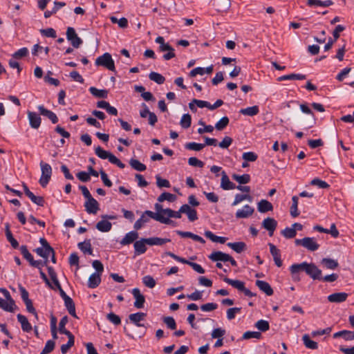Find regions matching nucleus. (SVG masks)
Segmentation results:
<instances>
[{
    "instance_id": "1",
    "label": "nucleus",
    "mask_w": 354,
    "mask_h": 354,
    "mask_svg": "<svg viewBox=\"0 0 354 354\" xmlns=\"http://www.w3.org/2000/svg\"><path fill=\"white\" fill-rule=\"evenodd\" d=\"M150 218H153L164 224L169 225L174 223L173 221L169 218H166V217L161 215V214H155V212H153L150 210H146L141 215L140 218L136 221L133 227L136 230L141 229L145 223L149 221Z\"/></svg>"
},
{
    "instance_id": "2",
    "label": "nucleus",
    "mask_w": 354,
    "mask_h": 354,
    "mask_svg": "<svg viewBox=\"0 0 354 354\" xmlns=\"http://www.w3.org/2000/svg\"><path fill=\"white\" fill-rule=\"evenodd\" d=\"M39 165L41 171L39 183L42 187H45L51 178L52 167L49 164L44 162V161H41Z\"/></svg>"
},
{
    "instance_id": "3",
    "label": "nucleus",
    "mask_w": 354,
    "mask_h": 354,
    "mask_svg": "<svg viewBox=\"0 0 354 354\" xmlns=\"http://www.w3.org/2000/svg\"><path fill=\"white\" fill-rule=\"evenodd\" d=\"M96 66H102L109 71H114L115 69L114 61L111 54L105 53L95 59Z\"/></svg>"
},
{
    "instance_id": "4",
    "label": "nucleus",
    "mask_w": 354,
    "mask_h": 354,
    "mask_svg": "<svg viewBox=\"0 0 354 354\" xmlns=\"http://www.w3.org/2000/svg\"><path fill=\"white\" fill-rule=\"evenodd\" d=\"M295 243L297 245H302L310 251H315L319 248V245L317 243L314 238L305 237L301 239H295Z\"/></svg>"
},
{
    "instance_id": "5",
    "label": "nucleus",
    "mask_w": 354,
    "mask_h": 354,
    "mask_svg": "<svg viewBox=\"0 0 354 354\" xmlns=\"http://www.w3.org/2000/svg\"><path fill=\"white\" fill-rule=\"evenodd\" d=\"M165 254L173 258L174 259H175L176 261H177L178 262L190 266L193 268V270H195L198 273H200V274L205 273V270L202 268V266L201 265H199L196 263L189 261L184 258H182L176 255L175 254H174L171 252H165Z\"/></svg>"
},
{
    "instance_id": "6",
    "label": "nucleus",
    "mask_w": 354,
    "mask_h": 354,
    "mask_svg": "<svg viewBox=\"0 0 354 354\" xmlns=\"http://www.w3.org/2000/svg\"><path fill=\"white\" fill-rule=\"evenodd\" d=\"M66 38L75 48H79L83 42L82 39L77 35L75 30L72 27L67 28Z\"/></svg>"
},
{
    "instance_id": "7",
    "label": "nucleus",
    "mask_w": 354,
    "mask_h": 354,
    "mask_svg": "<svg viewBox=\"0 0 354 354\" xmlns=\"http://www.w3.org/2000/svg\"><path fill=\"white\" fill-rule=\"evenodd\" d=\"M306 273L314 280H321L322 272L314 263H308Z\"/></svg>"
},
{
    "instance_id": "8",
    "label": "nucleus",
    "mask_w": 354,
    "mask_h": 354,
    "mask_svg": "<svg viewBox=\"0 0 354 354\" xmlns=\"http://www.w3.org/2000/svg\"><path fill=\"white\" fill-rule=\"evenodd\" d=\"M147 238H142L138 241H136L133 244L134 253L136 255H140L146 252L147 248Z\"/></svg>"
},
{
    "instance_id": "9",
    "label": "nucleus",
    "mask_w": 354,
    "mask_h": 354,
    "mask_svg": "<svg viewBox=\"0 0 354 354\" xmlns=\"http://www.w3.org/2000/svg\"><path fill=\"white\" fill-rule=\"evenodd\" d=\"M27 114L30 127L32 129H37L40 127L41 122L40 115L35 112L30 111L27 112Z\"/></svg>"
},
{
    "instance_id": "10",
    "label": "nucleus",
    "mask_w": 354,
    "mask_h": 354,
    "mask_svg": "<svg viewBox=\"0 0 354 354\" xmlns=\"http://www.w3.org/2000/svg\"><path fill=\"white\" fill-rule=\"evenodd\" d=\"M84 207L88 214H95L99 210V204L93 197L86 199Z\"/></svg>"
},
{
    "instance_id": "11",
    "label": "nucleus",
    "mask_w": 354,
    "mask_h": 354,
    "mask_svg": "<svg viewBox=\"0 0 354 354\" xmlns=\"http://www.w3.org/2000/svg\"><path fill=\"white\" fill-rule=\"evenodd\" d=\"M254 212V207L249 205H245L242 209L236 211L235 216L236 218H246L251 216Z\"/></svg>"
},
{
    "instance_id": "12",
    "label": "nucleus",
    "mask_w": 354,
    "mask_h": 354,
    "mask_svg": "<svg viewBox=\"0 0 354 354\" xmlns=\"http://www.w3.org/2000/svg\"><path fill=\"white\" fill-rule=\"evenodd\" d=\"M277 226V222L270 217L265 218L262 222V227L269 232V235L272 236Z\"/></svg>"
},
{
    "instance_id": "13",
    "label": "nucleus",
    "mask_w": 354,
    "mask_h": 354,
    "mask_svg": "<svg viewBox=\"0 0 354 354\" xmlns=\"http://www.w3.org/2000/svg\"><path fill=\"white\" fill-rule=\"evenodd\" d=\"M132 294L135 298L134 306L136 308H142L145 302V297L141 294L138 288H133L132 290Z\"/></svg>"
},
{
    "instance_id": "14",
    "label": "nucleus",
    "mask_w": 354,
    "mask_h": 354,
    "mask_svg": "<svg viewBox=\"0 0 354 354\" xmlns=\"http://www.w3.org/2000/svg\"><path fill=\"white\" fill-rule=\"evenodd\" d=\"M180 212L186 214L189 220L192 222L198 219L196 210L192 209L189 205H183L180 207Z\"/></svg>"
},
{
    "instance_id": "15",
    "label": "nucleus",
    "mask_w": 354,
    "mask_h": 354,
    "mask_svg": "<svg viewBox=\"0 0 354 354\" xmlns=\"http://www.w3.org/2000/svg\"><path fill=\"white\" fill-rule=\"evenodd\" d=\"M270 252L273 257L274 261L277 267L282 266L280 250L272 243H268Z\"/></svg>"
},
{
    "instance_id": "16",
    "label": "nucleus",
    "mask_w": 354,
    "mask_h": 354,
    "mask_svg": "<svg viewBox=\"0 0 354 354\" xmlns=\"http://www.w3.org/2000/svg\"><path fill=\"white\" fill-rule=\"evenodd\" d=\"M333 338L342 337L345 341L354 340V330H343L333 334Z\"/></svg>"
},
{
    "instance_id": "17",
    "label": "nucleus",
    "mask_w": 354,
    "mask_h": 354,
    "mask_svg": "<svg viewBox=\"0 0 354 354\" xmlns=\"http://www.w3.org/2000/svg\"><path fill=\"white\" fill-rule=\"evenodd\" d=\"M255 284L262 292L266 293V295L271 296L273 295L274 291L268 282L257 280Z\"/></svg>"
},
{
    "instance_id": "18",
    "label": "nucleus",
    "mask_w": 354,
    "mask_h": 354,
    "mask_svg": "<svg viewBox=\"0 0 354 354\" xmlns=\"http://www.w3.org/2000/svg\"><path fill=\"white\" fill-rule=\"evenodd\" d=\"M348 294L346 292H335L328 296V300L331 303H342L346 300Z\"/></svg>"
},
{
    "instance_id": "19",
    "label": "nucleus",
    "mask_w": 354,
    "mask_h": 354,
    "mask_svg": "<svg viewBox=\"0 0 354 354\" xmlns=\"http://www.w3.org/2000/svg\"><path fill=\"white\" fill-rule=\"evenodd\" d=\"M221 187L224 190L234 189L236 188L235 184L230 180L227 175L224 171H222Z\"/></svg>"
},
{
    "instance_id": "20",
    "label": "nucleus",
    "mask_w": 354,
    "mask_h": 354,
    "mask_svg": "<svg viewBox=\"0 0 354 354\" xmlns=\"http://www.w3.org/2000/svg\"><path fill=\"white\" fill-rule=\"evenodd\" d=\"M38 110L41 115L46 116L51 120L53 124H56L58 122V118L57 117L56 114L53 111L46 109L44 106H39Z\"/></svg>"
},
{
    "instance_id": "21",
    "label": "nucleus",
    "mask_w": 354,
    "mask_h": 354,
    "mask_svg": "<svg viewBox=\"0 0 354 354\" xmlns=\"http://www.w3.org/2000/svg\"><path fill=\"white\" fill-rule=\"evenodd\" d=\"M18 322L21 324V329L23 331L29 333L32 330V328L26 316L18 314L17 315Z\"/></svg>"
},
{
    "instance_id": "22",
    "label": "nucleus",
    "mask_w": 354,
    "mask_h": 354,
    "mask_svg": "<svg viewBox=\"0 0 354 354\" xmlns=\"http://www.w3.org/2000/svg\"><path fill=\"white\" fill-rule=\"evenodd\" d=\"M145 316L146 314L144 313H136L129 315V319L136 326L141 327L144 326V324H140V322L145 319Z\"/></svg>"
},
{
    "instance_id": "23",
    "label": "nucleus",
    "mask_w": 354,
    "mask_h": 354,
    "mask_svg": "<svg viewBox=\"0 0 354 354\" xmlns=\"http://www.w3.org/2000/svg\"><path fill=\"white\" fill-rule=\"evenodd\" d=\"M138 238V233L135 231H131L124 236V237L121 240L120 243L122 245H126L135 242L136 240Z\"/></svg>"
},
{
    "instance_id": "24",
    "label": "nucleus",
    "mask_w": 354,
    "mask_h": 354,
    "mask_svg": "<svg viewBox=\"0 0 354 354\" xmlns=\"http://www.w3.org/2000/svg\"><path fill=\"white\" fill-rule=\"evenodd\" d=\"M209 259L212 261H223L227 262L228 254L221 251L213 252L209 255Z\"/></svg>"
},
{
    "instance_id": "25",
    "label": "nucleus",
    "mask_w": 354,
    "mask_h": 354,
    "mask_svg": "<svg viewBox=\"0 0 354 354\" xmlns=\"http://www.w3.org/2000/svg\"><path fill=\"white\" fill-rule=\"evenodd\" d=\"M258 211L261 213H266L267 212L272 211L273 206L271 203L267 200L262 199L257 204Z\"/></svg>"
},
{
    "instance_id": "26",
    "label": "nucleus",
    "mask_w": 354,
    "mask_h": 354,
    "mask_svg": "<svg viewBox=\"0 0 354 354\" xmlns=\"http://www.w3.org/2000/svg\"><path fill=\"white\" fill-rule=\"evenodd\" d=\"M15 307V302L12 299L3 300L0 298V308L7 312H13Z\"/></svg>"
},
{
    "instance_id": "27",
    "label": "nucleus",
    "mask_w": 354,
    "mask_h": 354,
    "mask_svg": "<svg viewBox=\"0 0 354 354\" xmlns=\"http://www.w3.org/2000/svg\"><path fill=\"white\" fill-rule=\"evenodd\" d=\"M101 282L100 274L94 272L88 278V286L90 288H95Z\"/></svg>"
},
{
    "instance_id": "28",
    "label": "nucleus",
    "mask_w": 354,
    "mask_h": 354,
    "mask_svg": "<svg viewBox=\"0 0 354 354\" xmlns=\"http://www.w3.org/2000/svg\"><path fill=\"white\" fill-rule=\"evenodd\" d=\"M307 262H303L299 264H292L290 267V270L291 274H292L293 277L295 279V275L299 273L300 271H305L306 270V268L308 266Z\"/></svg>"
},
{
    "instance_id": "29",
    "label": "nucleus",
    "mask_w": 354,
    "mask_h": 354,
    "mask_svg": "<svg viewBox=\"0 0 354 354\" xmlns=\"http://www.w3.org/2000/svg\"><path fill=\"white\" fill-rule=\"evenodd\" d=\"M149 245H162L171 241L169 239H162L159 237L147 238Z\"/></svg>"
},
{
    "instance_id": "30",
    "label": "nucleus",
    "mask_w": 354,
    "mask_h": 354,
    "mask_svg": "<svg viewBox=\"0 0 354 354\" xmlns=\"http://www.w3.org/2000/svg\"><path fill=\"white\" fill-rule=\"evenodd\" d=\"M205 236L212 241L221 244L225 243L227 239L226 237L216 236L209 230L205 232Z\"/></svg>"
},
{
    "instance_id": "31",
    "label": "nucleus",
    "mask_w": 354,
    "mask_h": 354,
    "mask_svg": "<svg viewBox=\"0 0 354 354\" xmlns=\"http://www.w3.org/2000/svg\"><path fill=\"white\" fill-rule=\"evenodd\" d=\"M111 223L106 220H102L96 224V228L102 232H108L111 230Z\"/></svg>"
},
{
    "instance_id": "32",
    "label": "nucleus",
    "mask_w": 354,
    "mask_h": 354,
    "mask_svg": "<svg viewBox=\"0 0 354 354\" xmlns=\"http://www.w3.org/2000/svg\"><path fill=\"white\" fill-rule=\"evenodd\" d=\"M35 251L38 255L46 259L50 256V253H53V249L50 245H48V247L44 248H38Z\"/></svg>"
},
{
    "instance_id": "33",
    "label": "nucleus",
    "mask_w": 354,
    "mask_h": 354,
    "mask_svg": "<svg viewBox=\"0 0 354 354\" xmlns=\"http://www.w3.org/2000/svg\"><path fill=\"white\" fill-rule=\"evenodd\" d=\"M89 91L93 96L98 98H106L108 96V91L106 89H98L91 86L89 88Z\"/></svg>"
},
{
    "instance_id": "34",
    "label": "nucleus",
    "mask_w": 354,
    "mask_h": 354,
    "mask_svg": "<svg viewBox=\"0 0 354 354\" xmlns=\"http://www.w3.org/2000/svg\"><path fill=\"white\" fill-rule=\"evenodd\" d=\"M259 108L258 106H252L250 107H247L245 109H241L239 111V113L244 115L254 116L259 113Z\"/></svg>"
},
{
    "instance_id": "35",
    "label": "nucleus",
    "mask_w": 354,
    "mask_h": 354,
    "mask_svg": "<svg viewBox=\"0 0 354 354\" xmlns=\"http://www.w3.org/2000/svg\"><path fill=\"white\" fill-rule=\"evenodd\" d=\"M321 263L325 268L330 270H335L339 266L336 260L330 258H324Z\"/></svg>"
},
{
    "instance_id": "36",
    "label": "nucleus",
    "mask_w": 354,
    "mask_h": 354,
    "mask_svg": "<svg viewBox=\"0 0 354 354\" xmlns=\"http://www.w3.org/2000/svg\"><path fill=\"white\" fill-rule=\"evenodd\" d=\"M223 281L229 285H231L234 288H236L239 291H242L245 286L244 282L239 280H234L227 277H225L223 278Z\"/></svg>"
},
{
    "instance_id": "37",
    "label": "nucleus",
    "mask_w": 354,
    "mask_h": 354,
    "mask_svg": "<svg viewBox=\"0 0 354 354\" xmlns=\"http://www.w3.org/2000/svg\"><path fill=\"white\" fill-rule=\"evenodd\" d=\"M302 340L304 346L310 349L315 350L318 348V344L316 342L310 339L309 335L305 334L302 337Z\"/></svg>"
},
{
    "instance_id": "38",
    "label": "nucleus",
    "mask_w": 354,
    "mask_h": 354,
    "mask_svg": "<svg viewBox=\"0 0 354 354\" xmlns=\"http://www.w3.org/2000/svg\"><path fill=\"white\" fill-rule=\"evenodd\" d=\"M64 301L65 306L67 308L69 314L74 317H77L75 313V306L73 299L69 297L64 299Z\"/></svg>"
},
{
    "instance_id": "39",
    "label": "nucleus",
    "mask_w": 354,
    "mask_h": 354,
    "mask_svg": "<svg viewBox=\"0 0 354 354\" xmlns=\"http://www.w3.org/2000/svg\"><path fill=\"white\" fill-rule=\"evenodd\" d=\"M79 249L83 252L84 253H88L91 254L93 252L91 240H85L83 242H80L78 243Z\"/></svg>"
},
{
    "instance_id": "40",
    "label": "nucleus",
    "mask_w": 354,
    "mask_h": 354,
    "mask_svg": "<svg viewBox=\"0 0 354 354\" xmlns=\"http://www.w3.org/2000/svg\"><path fill=\"white\" fill-rule=\"evenodd\" d=\"M306 77L305 75L292 73V74L285 75L279 77L278 78V81L281 82V81H284V80H305Z\"/></svg>"
},
{
    "instance_id": "41",
    "label": "nucleus",
    "mask_w": 354,
    "mask_h": 354,
    "mask_svg": "<svg viewBox=\"0 0 354 354\" xmlns=\"http://www.w3.org/2000/svg\"><path fill=\"white\" fill-rule=\"evenodd\" d=\"M333 4L332 0L320 1V0H308V5L310 6H316L322 7H328Z\"/></svg>"
},
{
    "instance_id": "42",
    "label": "nucleus",
    "mask_w": 354,
    "mask_h": 354,
    "mask_svg": "<svg viewBox=\"0 0 354 354\" xmlns=\"http://www.w3.org/2000/svg\"><path fill=\"white\" fill-rule=\"evenodd\" d=\"M228 247L232 248L233 250H234L237 253H241L243 252L245 248L246 245L244 242H235V243H228L227 244Z\"/></svg>"
},
{
    "instance_id": "43",
    "label": "nucleus",
    "mask_w": 354,
    "mask_h": 354,
    "mask_svg": "<svg viewBox=\"0 0 354 354\" xmlns=\"http://www.w3.org/2000/svg\"><path fill=\"white\" fill-rule=\"evenodd\" d=\"M292 204L290 207V215L292 217L295 218L299 215V212L298 211V207H297L299 198L297 196H293L292 198Z\"/></svg>"
},
{
    "instance_id": "44",
    "label": "nucleus",
    "mask_w": 354,
    "mask_h": 354,
    "mask_svg": "<svg viewBox=\"0 0 354 354\" xmlns=\"http://www.w3.org/2000/svg\"><path fill=\"white\" fill-rule=\"evenodd\" d=\"M149 77L151 80L156 82L158 84H162L165 81V77L156 72H151L149 75Z\"/></svg>"
},
{
    "instance_id": "45",
    "label": "nucleus",
    "mask_w": 354,
    "mask_h": 354,
    "mask_svg": "<svg viewBox=\"0 0 354 354\" xmlns=\"http://www.w3.org/2000/svg\"><path fill=\"white\" fill-rule=\"evenodd\" d=\"M131 167L136 171H143L146 169V166L136 159H131L129 161Z\"/></svg>"
},
{
    "instance_id": "46",
    "label": "nucleus",
    "mask_w": 354,
    "mask_h": 354,
    "mask_svg": "<svg viewBox=\"0 0 354 354\" xmlns=\"http://www.w3.org/2000/svg\"><path fill=\"white\" fill-rule=\"evenodd\" d=\"M232 178L240 184H247L250 181V176L246 174L241 176L234 174Z\"/></svg>"
},
{
    "instance_id": "47",
    "label": "nucleus",
    "mask_w": 354,
    "mask_h": 354,
    "mask_svg": "<svg viewBox=\"0 0 354 354\" xmlns=\"http://www.w3.org/2000/svg\"><path fill=\"white\" fill-rule=\"evenodd\" d=\"M176 199V195L169 193V192H164L161 194L158 198V201L159 202H163L164 201H168L169 202H173Z\"/></svg>"
},
{
    "instance_id": "48",
    "label": "nucleus",
    "mask_w": 354,
    "mask_h": 354,
    "mask_svg": "<svg viewBox=\"0 0 354 354\" xmlns=\"http://www.w3.org/2000/svg\"><path fill=\"white\" fill-rule=\"evenodd\" d=\"M192 117L189 114H184L180 120V124L183 129H187L191 126Z\"/></svg>"
},
{
    "instance_id": "49",
    "label": "nucleus",
    "mask_w": 354,
    "mask_h": 354,
    "mask_svg": "<svg viewBox=\"0 0 354 354\" xmlns=\"http://www.w3.org/2000/svg\"><path fill=\"white\" fill-rule=\"evenodd\" d=\"M244 200H248L249 201H252V197L249 194H236L235 196L234 200V201H233L232 205L233 206H235V205L239 204L240 203H241Z\"/></svg>"
},
{
    "instance_id": "50",
    "label": "nucleus",
    "mask_w": 354,
    "mask_h": 354,
    "mask_svg": "<svg viewBox=\"0 0 354 354\" xmlns=\"http://www.w3.org/2000/svg\"><path fill=\"white\" fill-rule=\"evenodd\" d=\"M164 212H165V215H166L167 216L166 218H169H169H181V214L183 213V212H180V208L177 212H175L171 209L167 208V209H165V210H164Z\"/></svg>"
},
{
    "instance_id": "51",
    "label": "nucleus",
    "mask_w": 354,
    "mask_h": 354,
    "mask_svg": "<svg viewBox=\"0 0 354 354\" xmlns=\"http://www.w3.org/2000/svg\"><path fill=\"white\" fill-rule=\"evenodd\" d=\"M255 327L262 332H266L269 330L270 325L268 321L260 319L256 322Z\"/></svg>"
},
{
    "instance_id": "52",
    "label": "nucleus",
    "mask_w": 354,
    "mask_h": 354,
    "mask_svg": "<svg viewBox=\"0 0 354 354\" xmlns=\"http://www.w3.org/2000/svg\"><path fill=\"white\" fill-rule=\"evenodd\" d=\"M229 122V118L227 116H224L216 123L215 128L218 131H221L228 125Z\"/></svg>"
},
{
    "instance_id": "53",
    "label": "nucleus",
    "mask_w": 354,
    "mask_h": 354,
    "mask_svg": "<svg viewBox=\"0 0 354 354\" xmlns=\"http://www.w3.org/2000/svg\"><path fill=\"white\" fill-rule=\"evenodd\" d=\"M205 147V145L196 142H188L185 145V148L189 150L199 151Z\"/></svg>"
},
{
    "instance_id": "54",
    "label": "nucleus",
    "mask_w": 354,
    "mask_h": 354,
    "mask_svg": "<svg viewBox=\"0 0 354 354\" xmlns=\"http://www.w3.org/2000/svg\"><path fill=\"white\" fill-rule=\"evenodd\" d=\"M300 109L303 113L310 114L312 115V121L310 122V124L308 127V128H311L315 123L313 113L312 112L311 109L306 104H304L300 105Z\"/></svg>"
},
{
    "instance_id": "55",
    "label": "nucleus",
    "mask_w": 354,
    "mask_h": 354,
    "mask_svg": "<svg viewBox=\"0 0 354 354\" xmlns=\"http://www.w3.org/2000/svg\"><path fill=\"white\" fill-rule=\"evenodd\" d=\"M281 234L286 239H292L296 236L297 232L295 228L286 227L282 230Z\"/></svg>"
},
{
    "instance_id": "56",
    "label": "nucleus",
    "mask_w": 354,
    "mask_h": 354,
    "mask_svg": "<svg viewBox=\"0 0 354 354\" xmlns=\"http://www.w3.org/2000/svg\"><path fill=\"white\" fill-rule=\"evenodd\" d=\"M95 154L101 159H108L110 152L104 150L101 147L98 146L95 149Z\"/></svg>"
},
{
    "instance_id": "57",
    "label": "nucleus",
    "mask_w": 354,
    "mask_h": 354,
    "mask_svg": "<svg viewBox=\"0 0 354 354\" xmlns=\"http://www.w3.org/2000/svg\"><path fill=\"white\" fill-rule=\"evenodd\" d=\"M257 155L252 151L245 152L242 155V158L248 162H254L257 160Z\"/></svg>"
},
{
    "instance_id": "58",
    "label": "nucleus",
    "mask_w": 354,
    "mask_h": 354,
    "mask_svg": "<svg viewBox=\"0 0 354 354\" xmlns=\"http://www.w3.org/2000/svg\"><path fill=\"white\" fill-rule=\"evenodd\" d=\"M20 251L23 257L29 262L33 261V257L28 250L26 245H21L20 247Z\"/></svg>"
},
{
    "instance_id": "59",
    "label": "nucleus",
    "mask_w": 354,
    "mask_h": 354,
    "mask_svg": "<svg viewBox=\"0 0 354 354\" xmlns=\"http://www.w3.org/2000/svg\"><path fill=\"white\" fill-rule=\"evenodd\" d=\"M106 318L110 322L113 323L114 325L118 326L121 324L120 317L113 313H110L107 314Z\"/></svg>"
},
{
    "instance_id": "60",
    "label": "nucleus",
    "mask_w": 354,
    "mask_h": 354,
    "mask_svg": "<svg viewBox=\"0 0 354 354\" xmlns=\"http://www.w3.org/2000/svg\"><path fill=\"white\" fill-rule=\"evenodd\" d=\"M28 55V49L26 47L21 48L19 49L17 51H16L13 55L12 57L15 59H21L22 57H24Z\"/></svg>"
},
{
    "instance_id": "61",
    "label": "nucleus",
    "mask_w": 354,
    "mask_h": 354,
    "mask_svg": "<svg viewBox=\"0 0 354 354\" xmlns=\"http://www.w3.org/2000/svg\"><path fill=\"white\" fill-rule=\"evenodd\" d=\"M142 282L147 287L150 288H152L156 286V281L149 275L145 276L142 278Z\"/></svg>"
},
{
    "instance_id": "62",
    "label": "nucleus",
    "mask_w": 354,
    "mask_h": 354,
    "mask_svg": "<svg viewBox=\"0 0 354 354\" xmlns=\"http://www.w3.org/2000/svg\"><path fill=\"white\" fill-rule=\"evenodd\" d=\"M108 160L111 163L117 165L118 167L121 169H123L125 167V165L122 163L116 156H115L111 153H110Z\"/></svg>"
},
{
    "instance_id": "63",
    "label": "nucleus",
    "mask_w": 354,
    "mask_h": 354,
    "mask_svg": "<svg viewBox=\"0 0 354 354\" xmlns=\"http://www.w3.org/2000/svg\"><path fill=\"white\" fill-rule=\"evenodd\" d=\"M163 322L169 328H170L171 330L176 329V323L175 319L172 317H164Z\"/></svg>"
},
{
    "instance_id": "64",
    "label": "nucleus",
    "mask_w": 354,
    "mask_h": 354,
    "mask_svg": "<svg viewBox=\"0 0 354 354\" xmlns=\"http://www.w3.org/2000/svg\"><path fill=\"white\" fill-rule=\"evenodd\" d=\"M31 201L39 206L43 207L44 205V200L41 196H37L33 193L28 197Z\"/></svg>"
}]
</instances>
